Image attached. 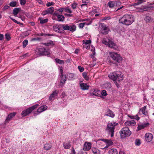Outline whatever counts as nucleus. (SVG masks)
<instances>
[{
    "label": "nucleus",
    "instance_id": "4468645a",
    "mask_svg": "<svg viewBox=\"0 0 154 154\" xmlns=\"http://www.w3.org/2000/svg\"><path fill=\"white\" fill-rule=\"evenodd\" d=\"M149 125V123H144L142 124H138V125L137 131H138L147 127Z\"/></svg>",
    "mask_w": 154,
    "mask_h": 154
},
{
    "label": "nucleus",
    "instance_id": "cd10ccee",
    "mask_svg": "<svg viewBox=\"0 0 154 154\" xmlns=\"http://www.w3.org/2000/svg\"><path fill=\"white\" fill-rule=\"evenodd\" d=\"M48 19L46 18L43 19L41 17H39L38 19V20L40 21V23L41 24H43L48 21Z\"/></svg>",
    "mask_w": 154,
    "mask_h": 154
},
{
    "label": "nucleus",
    "instance_id": "8fccbe9b",
    "mask_svg": "<svg viewBox=\"0 0 154 154\" xmlns=\"http://www.w3.org/2000/svg\"><path fill=\"white\" fill-rule=\"evenodd\" d=\"M5 38L8 41L9 40L11 39V37L9 34L8 33L5 34Z\"/></svg>",
    "mask_w": 154,
    "mask_h": 154
},
{
    "label": "nucleus",
    "instance_id": "3c124183",
    "mask_svg": "<svg viewBox=\"0 0 154 154\" xmlns=\"http://www.w3.org/2000/svg\"><path fill=\"white\" fill-rule=\"evenodd\" d=\"M146 23H148L151 20V18L150 17L147 16L146 17L145 19Z\"/></svg>",
    "mask_w": 154,
    "mask_h": 154
},
{
    "label": "nucleus",
    "instance_id": "f704fd0d",
    "mask_svg": "<svg viewBox=\"0 0 154 154\" xmlns=\"http://www.w3.org/2000/svg\"><path fill=\"white\" fill-rule=\"evenodd\" d=\"M82 2L83 4L81 5L82 8L84 6H87L88 4L89 3V1L88 0H82Z\"/></svg>",
    "mask_w": 154,
    "mask_h": 154
},
{
    "label": "nucleus",
    "instance_id": "423d86ee",
    "mask_svg": "<svg viewBox=\"0 0 154 154\" xmlns=\"http://www.w3.org/2000/svg\"><path fill=\"white\" fill-rule=\"evenodd\" d=\"M38 104H36L23 111L21 115L23 117L26 116L31 113L37 107Z\"/></svg>",
    "mask_w": 154,
    "mask_h": 154
},
{
    "label": "nucleus",
    "instance_id": "2eb2a0df",
    "mask_svg": "<svg viewBox=\"0 0 154 154\" xmlns=\"http://www.w3.org/2000/svg\"><path fill=\"white\" fill-rule=\"evenodd\" d=\"M100 91L96 89H93L90 91V94L92 96H100Z\"/></svg>",
    "mask_w": 154,
    "mask_h": 154
},
{
    "label": "nucleus",
    "instance_id": "4d7b16f0",
    "mask_svg": "<svg viewBox=\"0 0 154 154\" xmlns=\"http://www.w3.org/2000/svg\"><path fill=\"white\" fill-rule=\"evenodd\" d=\"M41 40V38L37 37V38H32L31 39L32 41H38L40 40Z\"/></svg>",
    "mask_w": 154,
    "mask_h": 154
},
{
    "label": "nucleus",
    "instance_id": "c9c22d12",
    "mask_svg": "<svg viewBox=\"0 0 154 154\" xmlns=\"http://www.w3.org/2000/svg\"><path fill=\"white\" fill-rule=\"evenodd\" d=\"M60 77L61 78L60 83L63 84L65 83L66 81V77L65 75L64 76L63 75V76L60 75Z\"/></svg>",
    "mask_w": 154,
    "mask_h": 154
},
{
    "label": "nucleus",
    "instance_id": "ddd939ff",
    "mask_svg": "<svg viewBox=\"0 0 154 154\" xmlns=\"http://www.w3.org/2000/svg\"><path fill=\"white\" fill-rule=\"evenodd\" d=\"M152 138V135L150 133H146L145 135V140L147 143L151 141Z\"/></svg>",
    "mask_w": 154,
    "mask_h": 154
},
{
    "label": "nucleus",
    "instance_id": "72a5a7b5",
    "mask_svg": "<svg viewBox=\"0 0 154 154\" xmlns=\"http://www.w3.org/2000/svg\"><path fill=\"white\" fill-rule=\"evenodd\" d=\"M57 19L59 21L63 22L64 20L65 17L63 15H58Z\"/></svg>",
    "mask_w": 154,
    "mask_h": 154
},
{
    "label": "nucleus",
    "instance_id": "b1692460",
    "mask_svg": "<svg viewBox=\"0 0 154 154\" xmlns=\"http://www.w3.org/2000/svg\"><path fill=\"white\" fill-rule=\"evenodd\" d=\"M134 121L133 120L131 121H127L125 123L126 126H133L134 125Z\"/></svg>",
    "mask_w": 154,
    "mask_h": 154
},
{
    "label": "nucleus",
    "instance_id": "7c9ffc66",
    "mask_svg": "<svg viewBox=\"0 0 154 154\" xmlns=\"http://www.w3.org/2000/svg\"><path fill=\"white\" fill-rule=\"evenodd\" d=\"M63 146L65 149H69L71 146L70 142L64 143H63Z\"/></svg>",
    "mask_w": 154,
    "mask_h": 154
},
{
    "label": "nucleus",
    "instance_id": "0eeeda50",
    "mask_svg": "<svg viewBox=\"0 0 154 154\" xmlns=\"http://www.w3.org/2000/svg\"><path fill=\"white\" fill-rule=\"evenodd\" d=\"M110 56L113 60L118 63L120 62L122 60V58L120 55L116 53H110Z\"/></svg>",
    "mask_w": 154,
    "mask_h": 154
},
{
    "label": "nucleus",
    "instance_id": "20e7f679",
    "mask_svg": "<svg viewBox=\"0 0 154 154\" xmlns=\"http://www.w3.org/2000/svg\"><path fill=\"white\" fill-rule=\"evenodd\" d=\"M36 52L39 56H46L50 57V50L48 48L41 47L37 49Z\"/></svg>",
    "mask_w": 154,
    "mask_h": 154
},
{
    "label": "nucleus",
    "instance_id": "6e6d98bb",
    "mask_svg": "<svg viewBox=\"0 0 154 154\" xmlns=\"http://www.w3.org/2000/svg\"><path fill=\"white\" fill-rule=\"evenodd\" d=\"M78 68L79 71L81 72H83L84 69L83 67H82L80 66H78Z\"/></svg>",
    "mask_w": 154,
    "mask_h": 154
},
{
    "label": "nucleus",
    "instance_id": "13d9d810",
    "mask_svg": "<svg viewBox=\"0 0 154 154\" xmlns=\"http://www.w3.org/2000/svg\"><path fill=\"white\" fill-rule=\"evenodd\" d=\"M54 4L53 2H48L46 4V6L47 7H49L51 5H53Z\"/></svg>",
    "mask_w": 154,
    "mask_h": 154
},
{
    "label": "nucleus",
    "instance_id": "37998d69",
    "mask_svg": "<svg viewBox=\"0 0 154 154\" xmlns=\"http://www.w3.org/2000/svg\"><path fill=\"white\" fill-rule=\"evenodd\" d=\"M141 143V140L139 139H137L135 140V145L139 146Z\"/></svg>",
    "mask_w": 154,
    "mask_h": 154
},
{
    "label": "nucleus",
    "instance_id": "9d476101",
    "mask_svg": "<svg viewBox=\"0 0 154 154\" xmlns=\"http://www.w3.org/2000/svg\"><path fill=\"white\" fill-rule=\"evenodd\" d=\"M100 32L103 34H107L109 30L108 27L106 26L104 23H101L100 24Z\"/></svg>",
    "mask_w": 154,
    "mask_h": 154
},
{
    "label": "nucleus",
    "instance_id": "a211bd4d",
    "mask_svg": "<svg viewBox=\"0 0 154 154\" xmlns=\"http://www.w3.org/2000/svg\"><path fill=\"white\" fill-rule=\"evenodd\" d=\"M91 143L86 142L84 145L83 149L85 151H88L91 149Z\"/></svg>",
    "mask_w": 154,
    "mask_h": 154
},
{
    "label": "nucleus",
    "instance_id": "f8f14e48",
    "mask_svg": "<svg viewBox=\"0 0 154 154\" xmlns=\"http://www.w3.org/2000/svg\"><path fill=\"white\" fill-rule=\"evenodd\" d=\"M54 11V8L53 7H51L44 11L42 13V14L43 16H45L48 14H52L53 13Z\"/></svg>",
    "mask_w": 154,
    "mask_h": 154
},
{
    "label": "nucleus",
    "instance_id": "2f4dec72",
    "mask_svg": "<svg viewBox=\"0 0 154 154\" xmlns=\"http://www.w3.org/2000/svg\"><path fill=\"white\" fill-rule=\"evenodd\" d=\"M109 154H118V151L115 149H112L109 150Z\"/></svg>",
    "mask_w": 154,
    "mask_h": 154
},
{
    "label": "nucleus",
    "instance_id": "49530a36",
    "mask_svg": "<svg viewBox=\"0 0 154 154\" xmlns=\"http://www.w3.org/2000/svg\"><path fill=\"white\" fill-rule=\"evenodd\" d=\"M9 18L13 21L15 23H16L17 24H20L21 25H23V23H20V22H19L18 21H17L16 20H15V19L13 18L12 17H9Z\"/></svg>",
    "mask_w": 154,
    "mask_h": 154
},
{
    "label": "nucleus",
    "instance_id": "dca6fc26",
    "mask_svg": "<svg viewBox=\"0 0 154 154\" xmlns=\"http://www.w3.org/2000/svg\"><path fill=\"white\" fill-rule=\"evenodd\" d=\"M105 116L113 118L114 117L115 114L112 110L109 109H107L106 111Z\"/></svg>",
    "mask_w": 154,
    "mask_h": 154
},
{
    "label": "nucleus",
    "instance_id": "f03ea898",
    "mask_svg": "<svg viewBox=\"0 0 154 154\" xmlns=\"http://www.w3.org/2000/svg\"><path fill=\"white\" fill-rule=\"evenodd\" d=\"M133 21V18L132 16L128 14H125L119 19L120 23L127 26L131 25Z\"/></svg>",
    "mask_w": 154,
    "mask_h": 154
},
{
    "label": "nucleus",
    "instance_id": "a19ab883",
    "mask_svg": "<svg viewBox=\"0 0 154 154\" xmlns=\"http://www.w3.org/2000/svg\"><path fill=\"white\" fill-rule=\"evenodd\" d=\"M58 27H59L58 24H55L53 26V29L55 32H58Z\"/></svg>",
    "mask_w": 154,
    "mask_h": 154
},
{
    "label": "nucleus",
    "instance_id": "f257e3e1",
    "mask_svg": "<svg viewBox=\"0 0 154 154\" xmlns=\"http://www.w3.org/2000/svg\"><path fill=\"white\" fill-rule=\"evenodd\" d=\"M108 77L114 82L118 88H119L120 85L116 81H122L124 79L123 75L120 71H117L110 73L108 75Z\"/></svg>",
    "mask_w": 154,
    "mask_h": 154
},
{
    "label": "nucleus",
    "instance_id": "1a4fd4ad",
    "mask_svg": "<svg viewBox=\"0 0 154 154\" xmlns=\"http://www.w3.org/2000/svg\"><path fill=\"white\" fill-rule=\"evenodd\" d=\"M63 26V29L64 30H68L71 32H73L76 30V26L74 24H71L69 25L66 24Z\"/></svg>",
    "mask_w": 154,
    "mask_h": 154
},
{
    "label": "nucleus",
    "instance_id": "0e129e2a",
    "mask_svg": "<svg viewBox=\"0 0 154 154\" xmlns=\"http://www.w3.org/2000/svg\"><path fill=\"white\" fill-rule=\"evenodd\" d=\"M78 154H87V153L86 152H83L82 151H79L78 153Z\"/></svg>",
    "mask_w": 154,
    "mask_h": 154
},
{
    "label": "nucleus",
    "instance_id": "9b49d317",
    "mask_svg": "<svg viewBox=\"0 0 154 154\" xmlns=\"http://www.w3.org/2000/svg\"><path fill=\"white\" fill-rule=\"evenodd\" d=\"M100 140H102L106 143V146L104 148H106L112 145L113 144V143L111 139H100L98 140V141Z\"/></svg>",
    "mask_w": 154,
    "mask_h": 154
},
{
    "label": "nucleus",
    "instance_id": "4c0bfd02",
    "mask_svg": "<svg viewBox=\"0 0 154 154\" xmlns=\"http://www.w3.org/2000/svg\"><path fill=\"white\" fill-rule=\"evenodd\" d=\"M110 41L111 40L108 38L104 39L103 40V43L105 44V45H108L109 43V42H110Z\"/></svg>",
    "mask_w": 154,
    "mask_h": 154
},
{
    "label": "nucleus",
    "instance_id": "473e14b6",
    "mask_svg": "<svg viewBox=\"0 0 154 154\" xmlns=\"http://www.w3.org/2000/svg\"><path fill=\"white\" fill-rule=\"evenodd\" d=\"M63 25H65V24H59V27H58V32L62 33L63 32V30H62L63 29Z\"/></svg>",
    "mask_w": 154,
    "mask_h": 154
},
{
    "label": "nucleus",
    "instance_id": "c85d7f7f",
    "mask_svg": "<svg viewBox=\"0 0 154 154\" xmlns=\"http://www.w3.org/2000/svg\"><path fill=\"white\" fill-rule=\"evenodd\" d=\"M51 147L52 145L51 144L46 143L44 144V148L46 150H49L51 149Z\"/></svg>",
    "mask_w": 154,
    "mask_h": 154
},
{
    "label": "nucleus",
    "instance_id": "e2e57ef3",
    "mask_svg": "<svg viewBox=\"0 0 154 154\" xmlns=\"http://www.w3.org/2000/svg\"><path fill=\"white\" fill-rule=\"evenodd\" d=\"M64 10V8H60L58 9L57 11H58L60 12H62Z\"/></svg>",
    "mask_w": 154,
    "mask_h": 154
},
{
    "label": "nucleus",
    "instance_id": "c756f323",
    "mask_svg": "<svg viewBox=\"0 0 154 154\" xmlns=\"http://www.w3.org/2000/svg\"><path fill=\"white\" fill-rule=\"evenodd\" d=\"M91 151L94 154H100V150L97 148L93 147L91 149Z\"/></svg>",
    "mask_w": 154,
    "mask_h": 154
},
{
    "label": "nucleus",
    "instance_id": "09e8293b",
    "mask_svg": "<svg viewBox=\"0 0 154 154\" xmlns=\"http://www.w3.org/2000/svg\"><path fill=\"white\" fill-rule=\"evenodd\" d=\"M77 5L78 4L76 2H74L71 4V7L73 9H75L76 8Z\"/></svg>",
    "mask_w": 154,
    "mask_h": 154
},
{
    "label": "nucleus",
    "instance_id": "774afa93",
    "mask_svg": "<svg viewBox=\"0 0 154 154\" xmlns=\"http://www.w3.org/2000/svg\"><path fill=\"white\" fill-rule=\"evenodd\" d=\"M71 152H72L70 154H75V153H76V152H75V150L73 148L72 149Z\"/></svg>",
    "mask_w": 154,
    "mask_h": 154
},
{
    "label": "nucleus",
    "instance_id": "f3484780",
    "mask_svg": "<svg viewBox=\"0 0 154 154\" xmlns=\"http://www.w3.org/2000/svg\"><path fill=\"white\" fill-rule=\"evenodd\" d=\"M139 112H141L142 114L145 116H148V113L147 110L146 106H144L143 107L141 108L140 109Z\"/></svg>",
    "mask_w": 154,
    "mask_h": 154
},
{
    "label": "nucleus",
    "instance_id": "69168bd1",
    "mask_svg": "<svg viewBox=\"0 0 154 154\" xmlns=\"http://www.w3.org/2000/svg\"><path fill=\"white\" fill-rule=\"evenodd\" d=\"M58 15H59V14L57 12V11H56L54 12V13L53 14L54 16H57V17Z\"/></svg>",
    "mask_w": 154,
    "mask_h": 154
},
{
    "label": "nucleus",
    "instance_id": "680f3d73",
    "mask_svg": "<svg viewBox=\"0 0 154 154\" xmlns=\"http://www.w3.org/2000/svg\"><path fill=\"white\" fill-rule=\"evenodd\" d=\"M91 41L90 40H86L85 41V43H84L85 44H91Z\"/></svg>",
    "mask_w": 154,
    "mask_h": 154
},
{
    "label": "nucleus",
    "instance_id": "bb28decb",
    "mask_svg": "<svg viewBox=\"0 0 154 154\" xmlns=\"http://www.w3.org/2000/svg\"><path fill=\"white\" fill-rule=\"evenodd\" d=\"M20 10L21 8H15L13 10V13L16 16Z\"/></svg>",
    "mask_w": 154,
    "mask_h": 154
},
{
    "label": "nucleus",
    "instance_id": "393cba45",
    "mask_svg": "<svg viewBox=\"0 0 154 154\" xmlns=\"http://www.w3.org/2000/svg\"><path fill=\"white\" fill-rule=\"evenodd\" d=\"M111 87V85L109 82H106L103 85V87L107 90H109Z\"/></svg>",
    "mask_w": 154,
    "mask_h": 154
},
{
    "label": "nucleus",
    "instance_id": "412c9836",
    "mask_svg": "<svg viewBox=\"0 0 154 154\" xmlns=\"http://www.w3.org/2000/svg\"><path fill=\"white\" fill-rule=\"evenodd\" d=\"M81 89L83 90H88L89 89V85H87V84L81 83L80 84Z\"/></svg>",
    "mask_w": 154,
    "mask_h": 154
},
{
    "label": "nucleus",
    "instance_id": "4be33fe9",
    "mask_svg": "<svg viewBox=\"0 0 154 154\" xmlns=\"http://www.w3.org/2000/svg\"><path fill=\"white\" fill-rule=\"evenodd\" d=\"M108 46L109 47L115 50H116L118 48V47L116 44L113 42L111 41H110L109 42V43Z\"/></svg>",
    "mask_w": 154,
    "mask_h": 154
},
{
    "label": "nucleus",
    "instance_id": "a18cd8bd",
    "mask_svg": "<svg viewBox=\"0 0 154 154\" xmlns=\"http://www.w3.org/2000/svg\"><path fill=\"white\" fill-rule=\"evenodd\" d=\"M64 10L65 12L69 13L70 14L72 13V11L70 10L69 7L64 8Z\"/></svg>",
    "mask_w": 154,
    "mask_h": 154
},
{
    "label": "nucleus",
    "instance_id": "a878e982",
    "mask_svg": "<svg viewBox=\"0 0 154 154\" xmlns=\"http://www.w3.org/2000/svg\"><path fill=\"white\" fill-rule=\"evenodd\" d=\"M42 44L47 46H53L54 45L53 42L51 40H49L46 43H43Z\"/></svg>",
    "mask_w": 154,
    "mask_h": 154
},
{
    "label": "nucleus",
    "instance_id": "de8ad7c7",
    "mask_svg": "<svg viewBox=\"0 0 154 154\" xmlns=\"http://www.w3.org/2000/svg\"><path fill=\"white\" fill-rule=\"evenodd\" d=\"M28 41L25 39L23 42V48H25L26 46L28 45Z\"/></svg>",
    "mask_w": 154,
    "mask_h": 154
},
{
    "label": "nucleus",
    "instance_id": "58836bf2",
    "mask_svg": "<svg viewBox=\"0 0 154 154\" xmlns=\"http://www.w3.org/2000/svg\"><path fill=\"white\" fill-rule=\"evenodd\" d=\"M90 24H91V23H81L79 24V26L80 28L82 29L83 28V27H84V26L85 24H86L87 25H89Z\"/></svg>",
    "mask_w": 154,
    "mask_h": 154
},
{
    "label": "nucleus",
    "instance_id": "bf43d9fd",
    "mask_svg": "<svg viewBox=\"0 0 154 154\" xmlns=\"http://www.w3.org/2000/svg\"><path fill=\"white\" fill-rule=\"evenodd\" d=\"M10 8L9 6L8 5H5L4 7L3 8V11L6 10L7 9H8Z\"/></svg>",
    "mask_w": 154,
    "mask_h": 154
},
{
    "label": "nucleus",
    "instance_id": "338daca9",
    "mask_svg": "<svg viewBox=\"0 0 154 154\" xmlns=\"http://www.w3.org/2000/svg\"><path fill=\"white\" fill-rule=\"evenodd\" d=\"M4 38V35L3 34H0V40H2Z\"/></svg>",
    "mask_w": 154,
    "mask_h": 154
},
{
    "label": "nucleus",
    "instance_id": "6e6552de",
    "mask_svg": "<svg viewBox=\"0 0 154 154\" xmlns=\"http://www.w3.org/2000/svg\"><path fill=\"white\" fill-rule=\"evenodd\" d=\"M108 5L110 8L118 7L121 5V3L117 0H113L109 1L108 3Z\"/></svg>",
    "mask_w": 154,
    "mask_h": 154
},
{
    "label": "nucleus",
    "instance_id": "052dcab7",
    "mask_svg": "<svg viewBox=\"0 0 154 154\" xmlns=\"http://www.w3.org/2000/svg\"><path fill=\"white\" fill-rule=\"evenodd\" d=\"M66 96V95L65 93L64 92H63L62 93V98L63 99H64L65 98V97Z\"/></svg>",
    "mask_w": 154,
    "mask_h": 154
},
{
    "label": "nucleus",
    "instance_id": "39448f33",
    "mask_svg": "<svg viewBox=\"0 0 154 154\" xmlns=\"http://www.w3.org/2000/svg\"><path fill=\"white\" fill-rule=\"evenodd\" d=\"M121 137L122 138H124L129 137L131 134V132L128 127L123 128L120 131Z\"/></svg>",
    "mask_w": 154,
    "mask_h": 154
},
{
    "label": "nucleus",
    "instance_id": "603ef678",
    "mask_svg": "<svg viewBox=\"0 0 154 154\" xmlns=\"http://www.w3.org/2000/svg\"><path fill=\"white\" fill-rule=\"evenodd\" d=\"M101 94L102 95L105 96H106L107 95L106 92L105 90L102 91Z\"/></svg>",
    "mask_w": 154,
    "mask_h": 154
},
{
    "label": "nucleus",
    "instance_id": "79ce46f5",
    "mask_svg": "<svg viewBox=\"0 0 154 154\" xmlns=\"http://www.w3.org/2000/svg\"><path fill=\"white\" fill-rule=\"evenodd\" d=\"M82 76L83 78L86 80H88V77L87 76V73L86 72H83L82 73Z\"/></svg>",
    "mask_w": 154,
    "mask_h": 154
},
{
    "label": "nucleus",
    "instance_id": "864d4df0",
    "mask_svg": "<svg viewBox=\"0 0 154 154\" xmlns=\"http://www.w3.org/2000/svg\"><path fill=\"white\" fill-rule=\"evenodd\" d=\"M40 35L42 36H53V35L49 34L40 33Z\"/></svg>",
    "mask_w": 154,
    "mask_h": 154
},
{
    "label": "nucleus",
    "instance_id": "e433bc0d",
    "mask_svg": "<svg viewBox=\"0 0 154 154\" xmlns=\"http://www.w3.org/2000/svg\"><path fill=\"white\" fill-rule=\"evenodd\" d=\"M55 60L57 63L60 64H64V61L62 60H60L57 58H56L55 59Z\"/></svg>",
    "mask_w": 154,
    "mask_h": 154
},
{
    "label": "nucleus",
    "instance_id": "aec40b11",
    "mask_svg": "<svg viewBox=\"0 0 154 154\" xmlns=\"http://www.w3.org/2000/svg\"><path fill=\"white\" fill-rule=\"evenodd\" d=\"M58 91L56 90L53 91L51 94L49 98V100L51 101L53 100V98H54L55 96L58 95Z\"/></svg>",
    "mask_w": 154,
    "mask_h": 154
},
{
    "label": "nucleus",
    "instance_id": "ea45409f",
    "mask_svg": "<svg viewBox=\"0 0 154 154\" xmlns=\"http://www.w3.org/2000/svg\"><path fill=\"white\" fill-rule=\"evenodd\" d=\"M145 0H135V5H138L145 2Z\"/></svg>",
    "mask_w": 154,
    "mask_h": 154
},
{
    "label": "nucleus",
    "instance_id": "7ed1b4c3",
    "mask_svg": "<svg viewBox=\"0 0 154 154\" xmlns=\"http://www.w3.org/2000/svg\"><path fill=\"white\" fill-rule=\"evenodd\" d=\"M118 125V123L116 122H113V123L112 122L107 124L105 131L108 135H110L111 137L113 136L115 127Z\"/></svg>",
    "mask_w": 154,
    "mask_h": 154
},
{
    "label": "nucleus",
    "instance_id": "6ab92c4d",
    "mask_svg": "<svg viewBox=\"0 0 154 154\" xmlns=\"http://www.w3.org/2000/svg\"><path fill=\"white\" fill-rule=\"evenodd\" d=\"M16 114V113L15 112H12L8 114L5 121V122L6 123L8 122L11 120V119L15 116Z\"/></svg>",
    "mask_w": 154,
    "mask_h": 154
},
{
    "label": "nucleus",
    "instance_id": "5701e85b",
    "mask_svg": "<svg viewBox=\"0 0 154 154\" xmlns=\"http://www.w3.org/2000/svg\"><path fill=\"white\" fill-rule=\"evenodd\" d=\"M47 108L48 107L46 106H42L38 109L37 112L39 113H41L46 110Z\"/></svg>",
    "mask_w": 154,
    "mask_h": 154
},
{
    "label": "nucleus",
    "instance_id": "5fc2aeb1",
    "mask_svg": "<svg viewBox=\"0 0 154 154\" xmlns=\"http://www.w3.org/2000/svg\"><path fill=\"white\" fill-rule=\"evenodd\" d=\"M26 2V0H20V3L21 5H24Z\"/></svg>",
    "mask_w": 154,
    "mask_h": 154
},
{
    "label": "nucleus",
    "instance_id": "c03bdc74",
    "mask_svg": "<svg viewBox=\"0 0 154 154\" xmlns=\"http://www.w3.org/2000/svg\"><path fill=\"white\" fill-rule=\"evenodd\" d=\"M17 3L15 1H12L11 2L10 4L9 5L10 6L12 7H15L16 6Z\"/></svg>",
    "mask_w": 154,
    "mask_h": 154
}]
</instances>
